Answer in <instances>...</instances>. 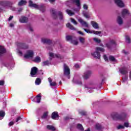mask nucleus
I'll use <instances>...</instances> for the list:
<instances>
[{
	"label": "nucleus",
	"mask_w": 131,
	"mask_h": 131,
	"mask_svg": "<svg viewBox=\"0 0 131 131\" xmlns=\"http://www.w3.org/2000/svg\"><path fill=\"white\" fill-rule=\"evenodd\" d=\"M29 6L31 8H34L36 10H40L41 12L46 11V6H45V5H37L36 4H33V2L31 0L29 1Z\"/></svg>",
	"instance_id": "nucleus-1"
},
{
	"label": "nucleus",
	"mask_w": 131,
	"mask_h": 131,
	"mask_svg": "<svg viewBox=\"0 0 131 131\" xmlns=\"http://www.w3.org/2000/svg\"><path fill=\"white\" fill-rule=\"evenodd\" d=\"M113 118L115 120H122V121H124V120H126V115L124 114L119 115L118 113H115L113 115Z\"/></svg>",
	"instance_id": "nucleus-2"
},
{
	"label": "nucleus",
	"mask_w": 131,
	"mask_h": 131,
	"mask_svg": "<svg viewBox=\"0 0 131 131\" xmlns=\"http://www.w3.org/2000/svg\"><path fill=\"white\" fill-rule=\"evenodd\" d=\"M96 51L93 53H92V55L94 57V58H97V59H101V55L99 52H101L103 53L105 52V50L103 48L101 47H97L96 48Z\"/></svg>",
	"instance_id": "nucleus-3"
},
{
	"label": "nucleus",
	"mask_w": 131,
	"mask_h": 131,
	"mask_svg": "<svg viewBox=\"0 0 131 131\" xmlns=\"http://www.w3.org/2000/svg\"><path fill=\"white\" fill-rule=\"evenodd\" d=\"M63 74L68 77V78H70V69L69 67H68L66 64L63 65Z\"/></svg>",
	"instance_id": "nucleus-4"
},
{
	"label": "nucleus",
	"mask_w": 131,
	"mask_h": 131,
	"mask_svg": "<svg viewBox=\"0 0 131 131\" xmlns=\"http://www.w3.org/2000/svg\"><path fill=\"white\" fill-rule=\"evenodd\" d=\"M34 52L32 50H28L26 52V53L25 54L24 57L26 59H30L34 57Z\"/></svg>",
	"instance_id": "nucleus-5"
},
{
	"label": "nucleus",
	"mask_w": 131,
	"mask_h": 131,
	"mask_svg": "<svg viewBox=\"0 0 131 131\" xmlns=\"http://www.w3.org/2000/svg\"><path fill=\"white\" fill-rule=\"evenodd\" d=\"M17 46L19 49H23V50H27L29 48L28 45L23 42H17Z\"/></svg>",
	"instance_id": "nucleus-6"
},
{
	"label": "nucleus",
	"mask_w": 131,
	"mask_h": 131,
	"mask_svg": "<svg viewBox=\"0 0 131 131\" xmlns=\"http://www.w3.org/2000/svg\"><path fill=\"white\" fill-rule=\"evenodd\" d=\"M37 71H38V69H37V68L34 67L33 68H31V76H32V77H35V75H36V73H37Z\"/></svg>",
	"instance_id": "nucleus-7"
},
{
	"label": "nucleus",
	"mask_w": 131,
	"mask_h": 131,
	"mask_svg": "<svg viewBox=\"0 0 131 131\" xmlns=\"http://www.w3.org/2000/svg\"><path fill=\"white\" fill-rule=\"evenodd\" d=\"M0 5L6 8V7H9L11 6V5H13V3L10 1H1Z\"/></svg>",
	"instance_id": "nucleus-8"
},
{
	"label": "nucleus",
	"mask_w": 131,
	"mask_h": 131,
	"mask_svg": "<svg viewBox=\"0 0 131 131\" xmlns=\"http://www.w3.org/2000/svg\"><path fill=\"white\" fill-rule=\"evenodd\" d=\"M115 45V41L112 40L110 42L106 43V47L107 48L108 50H111V49L113 48V46Z\"/></svg>",
	"instance_id": "nucleus-9"
},
{
	"label": "nucleus",
	"mask_w": 131,
	"mask_h": 131,
	"mask_svg": "<svg viewBox=\"0 0 131 131\" xmlns=\"http://www.w3.org/2000/svg\"><path fill=\"white\" fill-rule=\"evenodd\" d=\"M84 30L87 33H93V34H96V35H98V34H101V31H97L94 30L90 31V30L86 29H84Z\"/></svg>",
	"instance_id": "nucleus-10"
},
{
	"label": "nucleus",
	"mask_w": 131,
	"mask_h": 131,
	"mask_svg": "<svg viewBox=\"0 0 131 131\" xmlns=\"http://www.w3.org/2000/svg\"><path fill=\"white\" fill-rule=\"evenodd\" d=\"M114 2L117 6L120 8H123L124 7V3L121 0H114Z\"/></svg>",
	"instance_id": "nucleus-11"
},
{
	"label": "nucleus",
	"mask_w": 131,
	"mask_h": 131,
	"mask_svg": "<svg viewBox=\"0 0 131 131\" xmlns=\"http://www.w3.org/2000/svg\"><path fill=\"white\" fill-rule=\"evenodd\" d=\"M92 75V71H86L84 72V75H83V77L84 79H88V78H90V76Z\"/></svg>",
	"instance_id": "nucleus-12"
},
{
	"label": "nucleus",
	"mask_w": 131,
	"mask_h": 131,
	"mask_svg": "<svg viewBox=\"0 0 131 131\" xmlns=\"http://www.w3.org/2000/svg\"><path fill=\"white\" fill-rule=\"evenodd\" d=\"M78 20L80 23V24H81L82 26H84V27H86V28H89V24H88L86 21H85L81 18H79Z\"/></svg>",
	"instance_id": "nucleus-13"
},
{
	"label": "nucleus",
	"mask_w": 131,
	"mask_h": 131,
	"mask_svg": "<svg viewBox=\"0 0 131 131\" xmlns=\"http://www.w3.org/2000/svg\"><path fill=\"white\" fill-rule=\"evenodd\" d=\"M20 23H27L28 22V18L26 16H21L19 19Z\"/></svg>",
	"instance_id": "nucleus-14"
},
{
	"label": "nucleus",
	"mask_w": 131,
	"mask_h": 131,
	"mask_svg": "<svg viewBox=\"0 0 131 131\" xmlns=\"http://www.w3.org/2000/svg\"><path fill=\"white\" fill-rule=\"evenodd\" d=\"M91 24L95 29H98L99 28V25L95 21H92Z\"/></svg>",
	"instance_id": "nucleus-15"
},
{
	"label": "nucleus",
	"mask_w": 131,
	"mask_h": 131,
	"mask_svg": "<svg viewBox=\"0 0 131 131\" xmlns=\"http://www.w3.org/2000/svg\"><path fill=\"white\" fill-rule=\"evenodd\" d=\"M120 72L121 74H126L127 73V69L125 67L122 68L120 69Z\"/></svg>",
	"instance_id": "nucleus-16"
},
{
	"label": "nucleus",
	"mask_w": 131,
	"mask_h": 131,
	"mask_svg": "<svg viewBox=\"0 0 131 131\" xmlns=\"http://www.w3.org/2000/svg\"><path fill=\"white\" fill-rule=\"evenodd\" d=\"M5 53H6V49H5V47L0 46V57H2Z\"/></svg>",
	"instance_id": "nucleus-17"
},
{
	"label": "nucleus",
	"mask_w": 131,
	"mask_h": 131,
	"mask_svg": "<svg viewBox=\"0 0 131 131\" xmlns=\"http://www.w3.org/2000/svg\"><path fill=\"white\" fill-rule=\"evenodd\" d=\"M52 119H56V118H59V114H58L57 112H54L52 114V116H51Z\"/></svg>",
	"instance_id": "nucleus-18"
},
{
	"label": "nucleus",
	"mask_w": 131,
	"mask_h": 131,
	"mask_svg": "<svg viewBox=\"0 0 131 131\" xmlns=\"http://www.w3.org/2000/svg\"><path fill=\"white\" fill-rule=\"evenodd\" d=\"M49 56L51 58H61V55L59 54H54L53 53H49Z\"/></svg>",
	"instance_id": "nucleus-19"
},
{
	"label": "nucleus",
	"mask_w": 131,
	"mask_h": 131,
	"mask_svg": "<svg viewBox=\"0 0 131 131\" xmlns=\"http://www.w3.org/2000/svg\"><path fill=\"white\" fill-rule=\"evenodd\" d=\"M41 41L43 42V43H48V45H50L51 42H52V41L49 39L47 38H42Z\"/></svg>",
	"instance_id": "nucleus-20"
},
{
	"label": "nucleus",
	"mask_w": 131,
	"mask_h": 131,
	"mask_svg": "<svg viewBox=\"0 0 131 131\" xmlns=\"http://www.w3.org/2000/svg\"><path fill=\"white\" fill-rule=\"evenodd\" d=\"M129 12L127 9H123L122 11V17H125V15H128Z\"/></svg>",
	"instance_id": "nucleus-21"
},
{
	"label": "nucleus",
	"mask_w": 131,
	"mask_h": 131,
	"mask_svg": "<svg viewBox=\"0 0 131 131\" xmlns=\"http://www.w3.org/2000/svg\"><path fill=\"white\" fill-rule=\"evenodd\" d=\"M50 12L51 14H52L54 19H57V13H56V11H55V9H51Z\"/></svg>",
	"instance_id": "nucleus-22"
},
{
	"label": "nucleus",
	"mask_w": 131,
	"mask_h": 131,
	"mask_svg": "<svg viewBox=\"0 0 131 131\" xmlns=\"http://www.w3.org/2000/svg\"><path fill=\"white\" fill-rule=\"evenodd\" d=\"M117 22L119 24V25H121L122 23H123V20H122V18L120 16H118Z\"/></svg>",
	"instance_id": "nucleus-23"
},
{
	"label": "nucleus",
	"mask_w": 131,
	"mask_h": 131,
	"mask_svg": "<svg viewBox=\"0 0 131 131\" xmlns=\"http://www.w3.org/2000/svg\"><path fill=\"white\" fill-rule=\"evenodd\" d=\"M72 2L76 4L78 8H80V1L79 0H72Z\"/></svg>",
	"instance_id": "nucleus-24"
},
{
	"label": "nucleus",
	"mask_w": 131,
	"mask_h": 131,
	"mask_svg": "<svg viewBox=\"0 0 131 131\" xmlns=\"http://www.w3.org/2000/svg\"><path fill=\"white\" fill-rule=\"evenodd\" d=\"M27 4V1L25 0H21L19 3H18V6H25Z\"/></svg>",
	"instance_id": "nucleus-25"
},
{
	"label": "nucleus",
	"mask_w": 131,
	"mask_h": 131,
	"mask_svg": "<svg viewBox=\"0 0 131 131\" xmlns=\"http://www.w3.org/2000/svg\"><path fill=\"white\" fill-rule=\"evenodd\" d=\"M41 61V59H40V57L39 56H37L35 57V58L33 60V61L35 62V63H39Z\"/></svg>",
	"instance_id": "nucleus-26"
},
{
	"label": "nucleus",
	"mask_w": 131,
	"mask_h": 131,
	"mask_svg": "<svg viewBox=\"0 0 131 131\" xmlns=\"http://www.w3.org/2000/svg\"><path fill=\"white\" fill-rule=\"evenodd\" d=\"M36 103H40V100H41V96H40V94L38 95L35 98Z\"/></svg>",
	"instance_id": "nucleus-27"
},
{
	"label": "nucleus",
	"mask_w": 131,
	"mask_h": 131,
	"mask_svg": "<svg viewBox=\"0 0 131 131\" xmlns=\"http://www.w3.org/2000/svg\"><path fill=\"white\" fill-rule=\"evenodd\" d=\"M72 43H73V45H78V41H77V39H76L75 38V37H74V38H73V39H72V41H71Z\"/></svg>",
	"instance_id": "nucleus-28"
},
{
	"label": "nucleus",
	"mask_w": 131,
	"mask_h": 131,
	"mask_svg": "<svg viewBox=\"0 0 131 131\" xmlns=\"http://www.w3.org/2000/svg\"><path fill=\"white\" fill-rule=\"evenodd\" d=\"M67 27L68 28H69L70 29H71L72 30H75V28L72 25H71L70 23H68L66 25Z\"/></svg>",
	"instance_id": "nucleus-29"
},
{
	"label": "nucleus",
	"mask_w": 131,
	"mask_h": 131,
	"mask_svg": "<svg viewBox=\"0 0 131 131\" xmlns=\"http://www.w3.org/2000/svg\"><path fill=\"white\" fill-rule=\"evenodd\" d=\"M77 128L78 129H79V130H84V129H83V127L82 126V125L81 124H78L77 125Z\"/></svg>",
	"instance_id": "nucleus-30"
},
{
	"label": "nucleus",
	"mask_w": 131,
	"mask_h": 131,
	"mask_svg": "<svg viewBox=\"0 0 131 131\" xmlns=\"http://www.w3.org/2000/svg\"><path fill=\"white\" fill-rule=\"evenodd\" d=\"M41 83V80L40 78H37L35 80V83L36 85H39Z\"/></svg>",
	"instance_id": "nucleus-31"
},
{
	"label": "nucleus",
	"mask_w": 131,
	"mask_h": 131,
	"mask_svg": "<svg viewBox=\"0 0 131 131\" xmlns=\"http://www.w3.org/2000/svg\"><path fill=\"white\" fill-rule=\"evenodd\" d=\"M49 65H51V61H49V60L42 62V66H47Z\"/></svg>",
	"instance_id": "nucleus-32"
},
{
	"label": "nucleus",
	"mask_w": 131,
	"mask_h": 131,
	"mask_svg": "<svg viewBox=\"0 0 131 131\" xmlns=\"http://www.w3.org/2000/svg\"><path fill=\"white\" fill-rule=\"evenodd\" d=\"M67 13L70 16H73V15H74V13L71 10H66Z\"/></svg>",
	"instance_id": "nucleus-33"
},
{
	"label": "nucleus",
	"mask_w": 131,
	"mask_h": 131,
	"mask_svg": "<svg viewBox=\"0 0 131 131\" xmlns=\"http://www.w3.org/2000/svg\"><path fill=\"white\" fill-rule=\"evenodd\" d=\"M110 61H112V62H116V59L114 57V56H110L109 57Z\"/></svg>",
	"instance_id": "nucleus-34"
},
{
	"label": "nucleus",
	"mask_w": 131,
	"mask_h": 131,
	"mask_svg": "<svg viewBox=\"0 0 131 131\" xmlns=\"http://www.w3.org/2000/svg\"><path fill=\"white\" fill-rule=\"evenodd\" d=\"M47 128L48 129H50V130H55L56 129L55 127L51 125H47Z\"/></svg>",
	"instance_id": "nucleus-35"
},
{
	"label": "nucleus",
	"mask_w": 131,
	"mask_h": 131,
	"mask_svg": "<svg viewBox=\"0 0 131 131\" xmlns=\"http://www.w3.org/2000/svg\"><path fill=\"white\" fill-rule=\"evenodd\" d=\"M79 40L80 42H81V43H82L83 45V43H84L85 39H84V38H83V37H80L79 38Z\"/></svg>",
	"instance_id": "nucleus-36"
},
{
	"label": "nucleus",
	"mask_w": 131,
	"mask_h": 131,
	"mask_svg": "<svg viewBox=\"0 0 131 131\" xmlns=\"http://www.w3.org/2000/svg\"><path fill=\"white\" fill-rule=\"evenodd\" d=\"M5 115H6V113H5V112H4L3 111H0V117L4 118V117H5Z\"/></svg>",
	"instance_id": "nucleus-37"
},
{
	"label": "nucleus",
	"mask_w": 131,
	"mask_h": 131,
	"mask_svg": "<svg viewBox=\"0 0 131 131\" xmlns=\"http://www.w3.org/2000/svg\"><path fill=\"white\" fill-rule=\"evenodd\" d=\"M74 37L72 36H67L66 39L67 40H68V41L70 40L71 41Z\"/></svg>",
	"instance_id": "nucleus-38"
},
{
	"label": "nucleus",
	"mask_w": 131,
	"mask_h": 131,
	"mask_svg": "<svg viewBox=\"0 0 131 131\" xmlns=\"http://www.w3.org/2000/svg\"><path fill=\"white\" fill-rule=\"evenodd\" d=\"M95 127L96 129L100 130L101 128H102V126L100 124H96Z\"/></svg>",
	"instance_id": "nucleus-39"
},
{
	"label": "nucleus",
	"mask_w": 131,
	"mask_h": 131,
	"mask_svg": "<svg viewBox=\"0 0 131 131\" xmlns=\"http://www.w3.org/2000/svg\"><path fill=\"white\" fill-rule=\"evenodd\" d=\"M58 15L59 16V19L60 20H62L63 19V13H62V12L59 11L58 13Z\"/></svg>",
	"instance_id": "nucleus-40"
},
{
	"label": "nucleus",
	"mask_w": 131,
	"mask_h": 131,
	"mask_svg": "<svg viewBox=\"0 0 131 131\" xmlns=\"http://www.w3.org/2000/svg\"><path fill=\"white\" fill-rule=\"evenodd\" d=\"M48 113L47 112H45L42 116V118L43 119L47 118V117H48Z\"/></svg>",
	"instance_id": "nucleus-41"
},
{
	"label": "nucleus",
	"mask_w": 131,
	"mask_h": 131,
	"mask_svg": "<svg viewBox=\"0 0 131 131\" xmlns=\"http://www.w3.org/2000/svg\"><path fill=\"white\" fill-rule=\"evenodd\" d=\"M125 38L126 42H127V43H129V42H130V38H129V36H126Z\"/></svg>",
	"instance_id": "nucleus-42"
},
{
	"label": "nucleus",
	"mask_w": 131,
	"mask_h": 131,
	"mask_svg": "<svg viewBox=\"0 0 131 131\" xmlns=\"http://www.w3.org/2000/svg\"><path fill=\"white\" fill-rule=\"evenodd\" d=\"M93 39L94 41H96V42H98L99 43L101 42V40L99 39L98 38H94Z\"/></svg>",
	"instance_id": "nucleus-43"
},
{
	"label": "nucleus",
	"mask_w": 131,
	"mask_h": 131,
	"mask_svg": "<svg viewBox=\"0 0 131 131\" xmlns=\"http://www.w3.org/2000/svg\"><path fill=\"white\" fill-rule=\"evenodd\" d=\"M71 22H72V23H73L75 25H77V22L76 21L75 19L73 18H71Z\"/></svg>",
	"instance_id": "nucleus-44"
},
{
	"label": "nucleus",
	"mask_w": 131,
	"mask_h": 131,
	"mask_svg": "<svg viewBox=\"0 0 131 131\" xmlns=\"http://www.w3.org/2000/svg\"><path fill=\"white\" fill-rule=\"evenodd\" d=\"M83 15L84 17H85V18H90V15H89V14H88V13L85 12H83Z\"/></svg>",
	"instance_id": "nucleus-45"
},
{
	"label": "nucleus",
	"mask_w": 131,
	"mask_h": 131,
	"mask_svg": "<svg viewBox=\"0 0 131 131\" xmlns=\"http://www.w3.org/2000/svg\"><path fill=\"white\" fill-rule=\"evenodd\" d=\"M50 84L51 86H56V85H57V83H56V82H51Z\"/></svg>",
	"instance_id": "nucleus-46"
},
{
	"label": "nucleus",
	"mask_w": 131,
	"mask_h": 131,
	"mask_svg": "<svg viewBox=\"0 0 131 131\" xmlns=\"http://www.w3.org/2000/svg\"><path fill=\"white\" fill-rule=\"evenodd\" d=\"M124 128V126L119 125V126H117V129H123Z\"/></svg>",
	"instance_id": "nucleus-47"
},
{
	"label": "nucleus",
	"mask_w": 131,
	"mask_h": 131,
	"mask_svg": "<svg viewBox=\"0 0 131 131\" xmlns=\"http://www.w3.org/2000/svg\"><path fill=\"white\" fill-rule=\"evenodd\" d=\"M122 80H123V82H125V81L127 80V77L125 76L124 77H122Z\"/></svg>",
	"instance_id": "nucleus-48"
},
{
	"label": "nucleus",
	"mask_w": 131,
	"mask_h": 131,
	"mask_svg": "<svg viewBox=\"0 0 131 131\" xmlns=\"http://www.w3.org/2000/svg\"><path fill=\"white\" fill-rule=\"evenodd\" d=\"M124 126H125V127H128V126H129V123H128V122H125L124 123Z\"/></svg>",
	"instance_id": "nucleus-49"
},
{
	"label": "nucleus",
	"mask_w": 131,
	"mask_h": 131,
	"mask_svg": "<svg viewBox=\"0 0 131 131\" xmlns=\"http://www.w3.org/2000/svg\"><path fill=\"white\" fill-rule=\"evenodd\" d=\"M5 84V81L0 80V85H4Z\"/></svg>",
	"instance_id": "nucleus-50"
},
{
	"label": "nucleus",
	"mask_w": 131,
	"mask_h": 131,
	"mask_svg": "<svg viewBox=\"0 0 131 131\" xmlns=\"http://www.w3.org/2000/svg\"><path fill=\"white\" fill-rule=\"evenodd\" d=\"M21 119H22V118H21V117H17L16 120V122H18L19 120H21Z\"/></svg>",
	"instance_id": "nucleus-51"
},
{
	"label": "nucleus",
	"mask_w": 131,
	"mask_h": 131,
	"mask_svg": "<svg viewBox=\"0 0 131 131\" xmlns=\"http://www.w3.org/2000/svg\"><path fill=\"white\" fill-rule=\"evenodd\" d=\"M17 53H18V55L20 56H22V55H23V53L19 50L17 51Z\"/></svg>",
	"instance_id": "nucleus-52"
},
{
	"label": "nucleus",
	"mask_w": 131,
	"mask_h": 131,
	"mask_svg": "<svg viewBox=\"0 0 131 131\" xmlns=\"http://www.w3.org/2000/svg\"><path fill=\"white\" fill-rule=\"evenodd\" d=\"M83 9L84 10H88V5H86V4H84L83 5Z\"/></svg>",
	"instance_id": "nucleus-53"
},
{
	"label": "nucleus",
	"mask_w": 131,
	"mask_h": 131,
	"mask_svg": "<svg viewBox=\"0 0 131 131\" xmlns=\"http://www.w3.org/2000/svg\"><path fill=\"white\" fill-rule=\"evenodd\" d=\"M103 58H104L105 61L108 60V57H107V56H106L105 55H103Z\"/></svg>",
	"instance_id": "nucleus-54"
},
{
	"label": "nucleus",
	"mask_w": 131,
	"mask_h": 131,
	"mask_svg": "<svg viewBox=\"0 0 131 131\" xmlns=\"http://www.w3.org/2000/svg\"><path fill=\"white\" fill-rule=\"evenodd\" d=\"M122 53H123V54H124L125 55H127V54H128V52L126 51L125 50H123Z\"/></svg>",
	"instance_id": "nucleus-55"
},
{
	"label": "nucleus",
	"mask_w": 131,
	"mask_h": 131,
	"mask_svg": "<svg viewBox=\"0 0 131 131\" xmlns=\"http://www.w3.org/2000/svg\"><path fill=\"white\" fill-rule=\"evenodd\" d=\"M14 123H15V122L11 121L9 123V125H10V126H11V125H13L14 124Z\"/></svg>",
	"instance_id": "nucleus-56"
},
{
	"label": "nucleus",
	"mask_w": 131,
	"mask_h": 131,
	"mask_svg": "<svg viewBox=\"0 0 131 131\" xmlns=\"http://www.w3.org/2000/svg\"><path fill=\"white\" fill-rule=\"evenodd\" d=\"M13 18H14L13 16H10L8 19V21H11V20H12V19H13Z\"/></svg>",
	"instance_id": "nucleus-57"
},
{
	"label": "nucleus",
	"mask_w": 131,
	"mask_h": 131,
	"mask_svg": "<svg viewBox=\"0 0 131 131\" xmlns=\"http://www.w3.org/2000/svg\"><path fill=\"white\" fill-rule=\"evenodd\" d=\"M81 115H86V113L84 112H80Z\"/></svg>",
	"instance_id": "nucleus-58"
},
{
	"label": "nucleus",
	"mask_w": 131,
	"mask_h": 131,
	"mask_svg": "<svg viewBox=\"0 0 131 131\" xmlns=\"http://www.w3.org/2000/svg\"><path fill=\"white\" fill-rule=\"evenodd\" d=\"M78 33H79V34H81V35H84V34L83 33H82V32L79 31L78 32Z\"/></svg>",
	"instance_id": "nucleus-59"
},
{
	"label": "nucleus",
	"mask_w": 131,
	"mask_h": 131,
	"mask_svg": "<svg viewBox=\"0 0 131 131\" xmlns=\"http://www.w3.org/2000/svg\"><path fill=\"white\" fill-rule=\"evenodd\" d=\"M75 68H79V65H78V64H76L74 66Z\"/></svg>",
	"instance_id": "nucleus-60"
},
{
	"label": "nucleus",
	"mask_w": 131,
	"mask_h": 131,
	"mask_svg": "<svg viewBox=\"0 0 131 131\" xmlns=\"http://www.w3.org/2000/svg\"><path fill=\"white\" fill-rule=\"evenodd\" d=\"M11 10H12V11H15L16 10V8L15 7H10Z\"/></svg>",
	"instance_id": "nucleus-61"
},
{
	"label": "nucleus",
	"mask_w": 131,
	"mask_h": 131,
	"mask_svg": "<svg viewBox=\"0 0 131 131\" xmlns=\"http://www.w3.org/2000/svg\"><path fill=\"white\" fill-rule=\"evenodd\" d=\"M48 80H49L50 83H51L52 82V79L51 78H49Z\"/></svg>",
	"instance_id": "nucleus-62"
},
{
	"label": "nucleus",
	"mask_w": 131,
	"mask_h": 131,
	"mask_svg": "<svg viewBox=\"0 0 131 131\" xmlns=\"http://www.w3.org/2000/svg\"><path fill=\"white\" fill-rule=\"evenodd\" d=\"M29 30H30V31H33V29H32V28H31V27H29Z\"/></svg>",
	"instance_id": "nucleus-63"
},
{
	"label": "nucleus",
	"mask_w": 131,
	"mask_h": 131,
	"mask_svg": "<svg viewBox=\"0 0 131 131\" xmlns=\"http://www.w3.org/2000/svg\"><path fill=\"white\" fill-rule=\"evenodd\" d=\"M49 1L50 3H51L52 4V3H54V2H55V1H56V0H49Z\"/></svg>",
	"instance_id": "nucleus-64"
}]
</instances>
